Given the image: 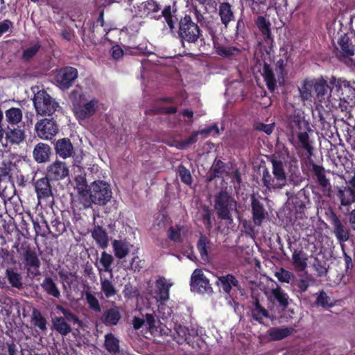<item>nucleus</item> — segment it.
Instances as JSON below:
<instances>
[{
  "label": "nucleus",
  "instance_id": "f257e3e1",
  "mask_svg": "<svg viewBox=\"0 0 355 355\" xmlns=\"http://www.w3.org/2000/svg\"><path fill=\"white\" fill-rule=\"evenodd\" d=\"M272 164L273 177L266 171L263 175V182L264 186L269 190L282 189L287 184L288 179L285 173V168L292 173L290 176L291 180H293L294 175L297 171V159L294 155H291L287 150L281 154H275L271 159Z\"/></svg>",
  "mask_w": 355,
  "mask_h": 355
},
{
  "label": "nucleus",
  "instance_id": "f03ea898",
  "mask_svg": "<svg viewBox=\"0 0 355 355\" xmlns=\"http://www.w3.org/2000/svg\"><path fill=\"white\" fill-rule=\"evenodd\" d=\"M299 92L302 101H311L313 98L315 104L322 105L336 100L335 94L323 77L304 80Z\"/></svg>",
  "mask_w": 355,
  "mask_h": 355
},
{
  "label": "nucleus",
  "instance_id": "7ed1b4c3",
  "mask_svg": "<svg viewBox=\"0 0 355 355\" xmlns=\"http://www.w3.org/2000/svg\"><path fill=\"white\" fill-rule=\"evenodd\" d=\"M73 112L79 122L84 121L94 116L101 107V103L96 98L87 94H81L73 98Z\"/></svg>",
  "mask_w": 355,
  "mask_h": 355
},
{
  "label": "nucleus",
  "instance_id": "20e7f679",
  "mask_svg": "<svg viewBox=\"0 0 355 355\" xmlns=\"http://www.w3.org/2000/svg\"><path fill=\"white\" fill-rule=\"evenodd\" d=\"M215 209L220 218L232 223V213L237 212V203L227 192L221 191L216 198Z\"/></svg>",
  "mask_w": 355,
  "mask_h": 355
},
{
  "label": "nucleus",
  "instance_id": "39448f33",
  "mask_svg": "<svg viewBox=\"0 0 355 355\" xmlns=\"http://www.w3.org/2000/svg\"><path fill=\"white\" fill-rule=\"evenodd\" d=\"M89 199L93 203L104 205L111 200L112 192L109 184L98 180L89 185Z\"/></svg>",
  "mask_w": 355,
  "mask_h": 355
},
{
  "label": "nucleus",
  "instance_id": "423d86ee",
  "mask_svg": "<svg viewBox=\"0 0 355 355\" xmlns=\"http://www.w3.org/2000/svg\"><path fill=\"white\" fill-rule=\"evenodd\" d=\"M173 282L164 277H159L154 284L148 283L146 293L157 302H167L169 299V291Z\"/></svg>",
  "mask_w": 355,
  "mask_h": 355
},
{
  "label": "nucleus",
  "instance_id": "0eeeda50",
  "mask_svg": "<svg viewBox=\"0 0 355 355\" xmlns=\"http://www.w3.org/2000/svg\"><path fill=\"white\" fill-rule=\"evenodd\" d=\"M329 83L332 86L331 92L340 100L350 99L352 101L355 98V81H349L343 78L332 76L329 80Z\"/></svg>",
  "mask_w": 355,
  "mask_h": 355
},
{
  "label": "nucleus",
  "instance_id": "6e6552de",
  "mask_svg": "<svg viewBox=\"0 0 355 355\" xmlns=\"http://www.w3.org/2000/svg\"><path fill=\"white\" fill-rule=\"evenodd\" d=\"M34 106L38 114L52 115L58 108V103L46 92H37L33 98Z\"/></svg>",
  "mask_w": 355,
  "mask_h": 355
},
{
  "label": "nucleus",
  "instance_id": "1a4fd4ad",
  "mask_svg": "<svg viewBox=\"0 0 355 355\" xmlns=\"http://www.w3.org/2000/svg\"><path fill=\"white\" fill-rule=\"evenodd\" d=\"M179 33L182 39L189 42H195L199 37L200 30L189 16H185L180 22Z\"/></svg>",
  "mask_w": 355,
  "mask_h": 355
},
{
  "label": "nucleus",
  "instance_id": "9d476101",
  "mask_svg": "<svg viewBox=\"0 0 355 355\" xmlns=\"http://www.w3.org/2000/svg\"><path fill=\"white\" fill-rule=\"evenodd\" d=\"M37 135L42 139H51L58 132V127L52 119H43L35 125Z\"/></svg>",
  "mask_w": 355,
  "mask_h": 355
},
{
  "label": "nucleus",
  "instance_id": "9b49d317",
  "mask_svg": "<svg viewBox=\"0 0 355 355\" xmlns=\"http://www.w3.org/2000/svg\"><path fill=\"white\" fill-rule=\"evenodd\" d=\"M78 77L76 68L67 67L60 69L55 77L56 85L62 89L69 88Z\"/></svg>",
  "mask_w": 355,
  "mask_h": 355
},
{
  "label": "nucleus",
  "instance_id": "f8f14e48",
  "mask_svg": "<svg viewBox=\"0 0 355 355\" xmlns=\"http://www.w3.org/2000/svg\"><path fill=\"white\" fill-rule=\"evenodd\" d=\"M291 126L293 130L295 129L304 130V132L297 133V138L302 145V147L307 152L311 153L312 147L309 142V135L306 132V130L309 129V125L306 121L302 118L297 117L291 120Z\"/></svg>",
  "mask_w": 355,
  "mask_h": 355
},
{
  "label": "nucleus",
  "instance_id": "ddd939ff",
  "mask_svg": "<svg viewBox=\"0 0 355 355\" xmlns=\"http://www.w3.org/2000/svg\"><path fill=\"white\" fill-rule=\"evenodd\" d=\"M337 196L344 207H349L355 202V175L346 182L345 187L338 189Z\"/></svg>",
  "mask_w": 355,
  "mask_h": 355
},
{
  "label": "nucleus",
  "instance_id": "4468645a",
  "mask_svg": "<svg viewBox=\"0 0 355 355\" xmlns=\"http://www.w3.org/2000/svg\"><path fill=\"white\" fill-rule=\"evenodd\" d=\"M191 287L193 291L202 293H209L211 291L208 279L199 269L195 270L191 275Z\"/></svg>",
  "mask_w": 355,
  "mask_h": 355
},
{
  "label": "nucleus",
  "instance_id": "2eb2a0df",
  "mask_svg": "<svg viewBox=\"0 0 355 355\" xmlns=\"http://www.w3.org/2000/svg\"><path fill=\"white\" fill-rule=\"evenodd\" d=\"M46 173L51 179L62 180L69 175V169L65 162L56 160L47 167Z\"/></svg>",
  "mask_w": 355,
  "mask_h": 355
},
{
  "label": "nucleus",
  "instance_id": "dca6fc26",
  "mask_svg": "<svg viewBox=\"0 0 355 355\" xmlns=\"http://www.w3.org/2000/svg\"><path fill=\"white\" fill-rule=\"evenodd\" d=\"M110 277H106L104 274L99 275L100 286H101V299H110L114 297L117 293L113 282Z\"/></svg>",
  "mask_w": 355,
  "mask_h": 355
},
{
  "label": "nucleus",
  "instance_id": "f3484780",
  "mask_svg": "<svg viewBox=\"0 0 355 355\" xmlns=\"http://www.w3.org/2000/svg\"><path fill=\"white\" fill-rule=\"evenodd\" d=\"M340 48V54L343 57L347 58L354 55L355 52V35L349 37L347 35L341 36L338 41Z\"/></svg>",
  "mask_w": 355,
  "mask_h": 355
},
{
  "label": "nucleus",
  "instance_id": "a211bd4d",
  "mask_svg": "<svg viewBox=\"0 0 355 355\" xmlns=\"http://www.w3.org/2000/svg\"><path fill=\"white\" fill-rule=\"evenodd\" d=\"M55 150L62 159L71 157L74 151L73 144L68 138L58 139L55 144Z\"/></svg>",
  "mask_w": 355,
  "mask_h": 355
},
{
  "label": "nucleus",
  "instance_id": "6ab92c4d",
  "mask_svg": "<svg viewBox=\"0 0 355 355\" xmlns=\"http://www.w3.org/2000/svg\"><path fill=\"white\" fill-rule=\"evenodd\" d=\"M137 10H135L136 15L141 17H153V14L158 12L159 10V5L153 0H149L142 2L137 7Z\"/></svg>",
  "mask_w": 355,
  "mask_h": 355
},
{
  "label": "nucleus",
  "instance_id": "aec40b11",
  "mask_svg": "<svg viewBox=\"0 0 355 355\" xmlns=\"http://www.w3.org/2000/svg\"><path fill=\"white\" fill-rule=\"evenodd\" d=\"M35 189L39 200L46 199L52 195V190L48 178L37 180L35 183Z\"/></svg>",
  "mask_w": 355,
  "mask_h": 355
},
{
  "label": "nucleus",
  "instance_id": "412c9836",
  "mask_svg": "<svg viewBox=\"0 0 355 355\" xmlns=\"http://www.w3.org/2000/svg\"><path fill=\"white\" fill-rule=\"evenodd\" d=\"M252 220L254 225L260 226L266 218L267 212L263 208L262 204L254 198L252 199Z\"/></svg>",
  "mask_w": 355,
  "mask_h": 355
},
{
  "label": "nucleus",
  "instance_id": "4be33fe9",
  "mask_svg": "<svg viewBox=\"0 0 355 355\" xmlns=\"http://www.w3.org/2000/svg\"><path fill=\"white\" fill-rule=\"evenodd\" d=\"M51 155V147L44 143L37 144L33 151V156L37 163L46 162Z\"/></svg>",
  "mask_w": 355,
  "mask_h": 355
},
{
  "label": "nucleus",
  "instance_id": "5701e85b",
  "mask_svg": "<svg viewBox=\"0 0 355 355\" xmlns=\"http://www.w3.org/2000/svg\"><path fill=\"white\" fill-rule=\"evenodd\" d=\"M308 254L302 250H295L292 254V261L297 271H304L307 267Z\"/></svg>",
  "mask_w": 355,
  "mask_h": 355
},
{
  "label": "nucleus",
  "instance_id": "b1692460",
  "mask_svg": "<svg viewBox=\"0 0 355 355\" xmlns=\"http://www.w3.org/2000/svg\"><path fill=\"white\" fill-rule=\"evenodd\" d=\"M187 233L188 228L187 227L175 225L168 228L167 235L170 240L176 243H181L187 236Z\"/></svg>",
  "mask_w": 355,
  "mask_h": 355
},
{
  "label": "nucleus",
  "instance_id": "393cba45",
  "mask_svg": "<svg viewBox=\"0 0 355 355\" xmlns=\"http://www.w3.org/2000/svg\"><path fill=\"white\" fill-rule=\"evenodd\" d=\"M113 261L114 259L111 254H107L105 251L102 252L99 259V262L98 263H96L99 275H101V274H103V272H108L110 273V278L113 277L112 269L111 268Z\"/></svg>",
  "mask_w": 355,
  "mask_h": 355
},
{
  "label": "nucleus",
  "instance_id": "a878e982",
  "mask_svg": "<svg viewBox=\"0 0 355 355\" xmlns=\"http://www.w3.org/2000/svg\"><path fill=\"white\" fill-rule=\"evenodd\" d=\"M121 318L119 307L114 306L106 310L103 316L102 321L107 326L116 325Z\"/></svg>",
  "mask_w": 355,
  "mask_h": 355
},
{
  "label": "nucleus",
  "instance_id": "bb28decb",
  "mask_svg": "<svg viewBox=\"0 0 355 355\" xmlns=\"http://www.w3.org/2000/svg\"><path fill=\"white\" fill-rule=\"evenodd\" d=\"M332 224L337 239L340 243L347 241L349 237V231L335 215L332 217Z\"/></svg>",
  "mask_w": 355,
  "mask_h": 355
},
{
  "label": "nucleus",
  "instance_id": "cd10ccee",
  "mask_svg": "<svg viewBox=\"0 0 355 355\" xmlns=\"http://www.w3.org/2000/svg\"><path fill=\"white\" fill-rule=\"evenodd\" d=\"M220 133L219 128L217 125L210 126L194 132L189 138L185 140L187 147L198 141V137L202 135L203 138H206L208 135H212L214 136L218 135Z\"/></svg>",
  "mask_w": 355,
  "mask_h": 355
},
{
  "label": "nucleus",
  "instance_id": "c85d7f7f",
  "mask_svg": "<svg viewBox=\"0 0 355 355\" xmlns=\"http://www.w3.org/2000/svg\"><path fill=\"white\" fill-rule=\"evenodd\" d=\"M41 287L49 295L53 296L55 298H60L61 296L58 286L50 277H46L44 279L41 283Z\"/></svg>",
  "mask_w": 355,
  "mask_h": 355
},
{
  "label": "nucleus",
  "instance_id": "c756f323",
  "mask_svg": "<svg viewBox=\"0 0 355 355\" xmlns=\"http://www.w3.org/2000/svg\"><path fill=\"white\" fill-rule=\"evenodd\" d=\"M104 346L111 355H118L120 352L119 340L113 334L105 336Z\"/></svg>",
  "mask_w": 355,
  "mask_h": 355
},
{
  "label": "nucleus",
  "instance_id": "7c9ffc66",
  "mask_svg": "<svg viewBox=\"0 0 355 355\" xmlns=\"http://www.w3.org/2000/svg\"><path fill=\"white\" fill-rule=\"evenodd\" d=\"M66 318L61 316L55 317L53 319V325L54 329L62 336H66L71 331V324Z\"/></svg>",
  "mask_w": 355,
  "mask_h": 355
},
{
  "label": "nucleus",
  "instance_id": "2f4dec72",
  "mask_svg": "<svg viewBox=\"0 0 355 355\" xmlns=\"http://www.w3.org/2000/svg\"><path fill=\"white\" fill-rule=\"evenodd\" d=\"M130 243L122 240H114L112 241V247L115 256L118 259H123L129 253Z\"/></svg>",
  "mask_w": 355,
  "mask_h": 355
},
{
  "label": "nucleus",
  "instance_id": "473e14b6",
  "mask_svg": "<svg viewBox=\"0 0 355 355\" xmlns=\"http://www.w3.org/2000/svg\"><path fill=\"white\" fill-rule=\"evenodd\" d=\"M26 138L24 130L15 128L9 130L6 134V141L12 144H19L21 143Z\"/></svg>",
  "mask_w": 355,
  "mask_h": 355
},
{
  "label": "nucleus",
  "instance_id": "72a5a7b5",
  "mask_svg": "<svg viewBox=\"0 0 355 355\" xmlns=\"http://www.w3.org/2000/svg\"><path fill=\"white\" fill-rule=\"evenodd\" d=\"M267 295L269 298L272 297H274L279 304L284 307L288 305V295L278 286L271 288L270 291L267 293Z\"/></svg>",
  "mask_w": 355,
  "mask_h": 355
},
{
  "label": "nucleus",
  "instance_id": "f704fd0d",
  "mask_svg": "<svg viewBox=\"0 0 355 355\" xmlns=\"http://www.w3.org/2000/svg\"><path fill=\"white\" fill-rule=\"evenodd\" d=\"M293 330L292 327H273L268 331V334L272 340H279L291 335Z\"/></svg>",
  "mask_w": 355,
  "mask_h": 355
},
{
  "label": "nucleus",
  "instance_id": "c9c22d12",
  "mask_svg": "<svg viewBox=\"0 0 355 355\" xmlns=\"http://www.w3.org/2000/svg\"><path fill=\"white\" fill-rule=\"evenodd\" d=\"M216 283L217 285L227 293L231 291L233 286L236 287L238 286V281L232 275L218 277Z\"/></svg>",
  "mask_w": 355,
  "mask_h": 355
},
{
  "label": "nucleus",
  "instance_id": "e433bc0d",
  "mask_svg": "<svg viewBox=\"0 0 355 355\" xmlns=\"http://www.w3.org/2000/svg\"><path fill=\"white\" fill-rule=\"evenodd\" d=\"M92 237L101 248H105L108 245V238L106 232L100 226L93 230Z\"/></svg>",
  "mask_w": 355,
  "mask_h": 355
},
{
  "label": "nucleus",
  "instance_id": "4c0bfd02",
  "mask_svg": "<svg viewBox=\"0 0 355 355\" xmlns=\"http://www.w3.org/2000/svg\"><path fill=\"white\" fill-rule=\"evenodd\" d=\"M219 15L222 23L227 26L230 21L233 20L234 15L231 6L228 3H223L219 7Z\"/></svg>",
  "mask_w": 355,
  "mask_h": 355
},
{
  "label": "nucleus",
  "instance_id": "58836bf2",
  "mask_svg": "<svg viewBox=\"0 0 355 355\" xmlns=\"http://www.w3.org/2000/svg\"><path fill=\"white\" fill-rule=\"evenodd\" d=\"M6 119L10 124H17L22 119V112L19 108L11 107L5 112Z\"/></svg>",
  "mask_w": 355,
  "mask_h": 355
},
{
  "label": "nucleus",
  "instance_id": "ea45409f",
  "mask_svg": "<svg viewBox=\"0 0 355 355\" xmlns=\"http://www.w3.org/2000/svg\"><path fill=\"white\" fill-rule=\"evenodd\" d=\"M313 172L314 175L317 177V180L318 184L323 188H328L330 187V183L329 180L326 178V175L324 173V169L323 167L313 164Z\"/></svg>",
  "mask_w": 355,
  "mask_h": 355
},
{
  "label": "nucleus",
  "instance_id": "a19ab883",
  "mask_svg": "<svg viewBox=\"0 0 355 355\" xmlns=\"http://www.w3.org/2000/svg\"><path fill=\"white\" fill-rule=\"evenodd\" d=\"M6 277L12 286L17 288H22V278L20 274L12 269H7L6 270Z\"/></svg>",
  "mask_w": 355,
  "mask_h": 355
},
{
  "label": "nucleus",
  "instance_id": "79ce46f5",
  "mask_svg": "<svg viewBox=\"0 0 355 355\" xmlns=\"http://www.w3.org/2000/svg\"><path fill=\"white\" fill-rule=\"evenodd\" d=\"M263 76L268 89L273 92L277 86V80L273 72L266 65L264 66Z\"/></svg>",
  "mask_w": 355,
  "mask_h": 355
},
{
  "label": "nucleus",
  "instance_id": "37998d69",
  "mask_svg": "<svg viewBox=\"0 0 355 355\" xmlns=\"http://www.w3.org/2000/svg\"><path fill=\"white\" fill-rule=\"evenodd\" d=\"M84 295L89 307L95 312H100L101 307L97 297L90 291H85Z\"/></svg>",
  "mask_w": 355,
  "mask_h": 355
},
{
  "label": "nucleus",
  "instance_id": "c03bdc74",
  "mask_svg": "<svg viewBox=\"0 0 355 355\" xmlns=\"http://www.w3.org/2000/svg\"><path fill=\"white\" fill-rule=\"evenodd\" d=\"M175 331L178 335L177 342L183 343L184 342L189 343L191 332L189 329L184 326L178 325L175 327Z\"/></svg>",
  "mask_w": 355,
  "mask_h": 355
},
{
  "label": "nucleus",
  "instance_id": "a18cd8bd",
  "mask_svg": "<svg viewBox=\"0 0 355 355\" xmlns=\"http://www.w3.org/2000/svg\"><path fill=\"white\" fill-rule=\"evenodd\" d=\"M256 24L261 33L267 37H270V23L261 16L257 17Z\"/></svg>",
  "mask_w": 355,
  "mask_h": 355
},
{
  "label": "nucleus",
  "instance_id": "49530a36",
  "mask_svg": "<svg viewBox=\"0 0 355 355\" xmlns=\"http://www.w3.org/2000/svg\"><path fill=\"white\" fill-rule=\"evenodd\" d=\"M25 261L26 264L31 267L37 268L40 267V261L35 252L28 250L25 253Z\"/></svg>",
  "mask_w": 355,
  "mask_h": 355
},
{
  "label": "nucleus",
  "instance_id": "de8ad7c7",
  "mask_svg": "<svg viewBox=\"0 0 355 355\" xmlns=\"http://www.w3.org/2000/svg\"><path fill=\"white\" fill-rule=\"evenodd\" d=\"M32 322L34 326L41 330L46 329V320L38 311H33L32 315Z\"/></svg>",
  "mask_w": 355,
  "mask_h": 355
},
{
  "label": "nucleus",
  "instance_id": "09e8293b",
  "mask_svg": "<svg viewBox=\"0 0 355 355\" xmlns=\"http://www.w3.org/2000/svg\"><path fill=\"white\" fill-rule=\"evenodd\" d=\"M56 309L59 310L63 314L64 316L62 318H66L68 322H73V324L80 323L79 319L76 315L64 308L62 306L57 305Z\"/></svg>",
  "mask_w": 355,
  "mask_h": 355
},
{
  "label": "nucleus",
  "instance_id": "8fccbe9b",
  "mask_svg": "<svg viewBox=\"0 0 355 355\" xmlns=\"http://www.w3.org/2000/svg\"><path fill=\"white\" fill-rule=\"evenodd\" d=\"M252 314L253 318L258 321H261L263 318L268 317V311L264 308L261 307L259 303L255 304Z\"/></svg>",
  "mask_w": 355,
  "mask_h": 355
},
{
  "label": "nucleus",
  "instance_id": "3c124183",
  "mask_svg": "<svg viewBox=\"0 0 355 355\" xmlns=\"http://www.w3.org/2000/svg\"><path fill=\"white\" fill-rule=\"evenodd\" d=\"M179 176L184 183L186 184H191L192 182V177L190 171L186 168L183 165L178 166Z\"/></svg>",
  "mask_w": 355,
  "mask_h": 355
},
{
  "label": "nucleus",
  "instance_id": "603ef678",
  "mask_svg": "<svg viewBox=\"0 0 355 355\" xmlns=\"http://www.w3.org/2000/svg\"><path fill=\"white\" fill-rule=\"evenodd\" d=\"M166 302H159L158 312L160 316L163 319H167L170 318L173 313V311L171 307L165 304Z\"/></svg>",
  "mask_w": 355,
  "mask_h": 355
},
{
  "label": "nucleus",
  "instance_id": "864d4df0",
  "mask_svg": "<svg viewBox=\"0 0 355 355\" xmlns=\"http://www.w3.org/2000/svg\"><path fill=\"white\" fill-rule=\"evenodd\" d=\"M40 48V45L39 44L31 45L24 50L23 53V58L25 60H29L32 58L37 53Z\"/></svg>",
  "mask_w": 355,
  "mask_h": 355
},
{
  "label": "nucleus",
  "instance_id": "5fc2aeb1",
  "mask_svg": "<svg viewBox=\"0 0 355 355\" xmlns=\"http://www.w3.org/2000/svg\"><path fill=\"white\" fill-rule=\"evenodd\" d=\"M317 304L322 307L332 306L333 303L331 302L330 298L324 292L321 291L317 298Z\"/></svg>",
  "mask_w": 355,
  "mask_h": 355
},
{
  "label": "nucleus",
  "instance_id": "6e6d98bb",
  "mask_svg": "<svg viewBox=\"0 0 355 355\" xmlns=\"http://www.w3.org/2000/svg\"><path fill=\"white\" fill-rule=\"evenodd\" d=\"M275 277L282 282L288 283L293 277L291 272L281 268L279 271L275 272Z\"/></svg>",
  "mask_w": 355,
  "mask_h": 355
},
{
  "label": "nucleus",
  "instance_id": "4d7b16f0",
  "mask_svg": "<svg viewBox=\"0 0 355 355\" xmlns=\"http://www.w3.org/2000/svg\"><path fill=\"white\" fill-rule=\"evenodd\" d=\"M162 15L164 18L165 21L167 23L169 28L173 30L175 26V21L173 19L171 12V7H166L162 11Z\"/></svg>",
  "mask_w": 355,
  "mask_h": 355
},
{
  "label": "nucleus",
  "instance_id": "13d9d810",
  "mask_svg": "<svg viewBox=\"0 0 355 355\" xmlns=\"http://www.w3.org/2000/svg\"><path fill=\"white\" fill-rule=\"evenodd\" d=\"M198 249L200 252L201 257L203 260L207 259V245L206 240L205 238L201 237L198 243Z\"/></svg>",
  "mask_w": 355,
  "mask_h": 355
},
{
  "label": "nucleus",
  "instance_id": "bf43d9fd",
  "mask_svg": "<svg viewBox=\"0 0 355 355\" xmlns=\"http://www.w3.org/2000/svg\"><path fill=\"white\" fill-rule=\"evenodd\" d=\"M239 49H236L234 47H230V46H225V47H220L218 49V52L219 55L228 57L232 55H235L239 53Z\"/></svg>",
  "mask_w": 355,
  "mask_h": 355
},
{
  "label": "nucleus",
  "instance_id": "052dcab7",
  "mask_svg": "<svg viewBox=\"0 0 355 355\" xmlns=\"http://www.w3.org/2000/svg\"><path fill=\"white\" fill-rule=\"evenodd\" d=\"M256 129L264 132L267 135H270L274 130V123L264 124L259 123L256 126Z\"/></svg>",
  "mask_w": 355,
  "mask_h": 355
},
{
  "label": "nucleus",
  "instance_id": "680f3d73",
  "mask_svg": "<svg viewBox=\"0 0 355 355\" xmlns=\"http://www.w3.org/2000/svg\"><path fill=\"white\" fill-rule=\"evenodd\" d=\"M144 325L149 329L155 327V319L153 314L146 313L145 315Z\"/></svg>",
  "mask_w": 355,
  "mask_h": 355
},
{
  "label": "nucleus",
  "instance_id": "e2e57ef3",
  "mask_svg": "<svg viewBox=\"0 0 355 355\" xmlns=\"http://www.w3.org/2000/svg\"><path fill=\"white\" fill-rule=\"evenodd\" d=\"M51 225L58 234H61L64 231V225L57 219L51 221Z\"/></svg>",
  "mask_w": 355,
  "mask_h": 355
},
{
  "label": "nucleus",
  "instance_id": "0e129e2a",
  "mask_svg": "<svg viewBox=\"0 0 355 355\" xmlns=\"http://www.w3.org/2000/svg\"><path fill=\"white\" fill-rule=\"evenodd\" d=\"M11 24V21L7 19L0 22V36L8 31Z\"/></svg>",
  "mask_w": 355,
  "mask_h": 355
},
{
  "label": "nucleus",
  "instance_id": "69168bd1",
  "mask_svg": "<svg viewBox=\"0 0 355 355\" xmlns=\"http://www.w3.org/2000/svg\"><path fill=\"white\" fill-rule=\"evenodd\" d=\"M123 50L119 46L112 48V55L114 59H119L123 56Z\"/></svg>",
  "mask_w": 355,
  "mask_h": 355
},
{
  "label": "nucleus",
  "instance_id": "338daca9",
  "mask_svg": "<svg viewBox=\"0 0 355 355\" xmlns=\"http://www.w3.org/2000/svg\"><path fill=\"white\" fill-rule=\"evenodd\" d=\"M145 324V321L144 318H140L137 317H135L132 320V324L135 329H140Z\"/></svg>",
  "mask_w": 355,
  "mask_h": 355
},
{
  "label": "nucleus",
  "instance_id": "774afa93",
  "mask_svg": "<svg viewBox=\"0 0 355 355\" xmlns=\"http://www.w3.org/2000/svg\"><path fill=\"white\" fill-rule=\"evenodd\" d=\"M8 353L9 355H21V351L19 347L15 344H10L8 345Z\"/></svg>",
  "mask_w": 355,
  "mask_h": 355
}]
</instances>
